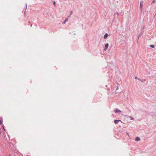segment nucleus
Instances as JSON below:
<instances>
[{
  "label": "nucleus",
  "instance_id": "1",
  "mask_svg": "<svg viewBox=\"0 0 156 156\" xmlns=\"http://www.w3.org/2000/svg\"><path fill=\"white\" fill-rule=\"evenodd\" d=\"M143 3H144V1H140V10H141V11H142V10Z\"/></svg>",
  "mask_w": 156,
  "mask_h": 156
},
{
  "label": "nucleus",
  "instance_id": "2",
  "mask_svg": "<svg viewBox=\"0 0 156 156\" xmlns=\"http://www.w3.org/2000/svg\"><path fill=\"white\" fill-rule=\"evenodd\" d=\"M108 45H109V44L108 43H107L105 44V48H104L105 51H106L107 50V49H108Z\"/></svg>",
  "mask_w": 156,
  "mask_h": 156
},
{
  "label": "nucleus",
  "instance_id": "3",
  "mask_svg": "<svg viewBox=\"0 0 156 156\" xmlns=\"http://www.w3.org/2000/svg\"><path fill=\"white\" fill-rule=\"evenodd\" d=\"M119 122H122L120 120H114V122L115 124H117Z\"/></svg>",
  "mask_w": 156,
  "mask_h": 156
},
{
  "label": "nucleus",
  "instance_id": "4",
  "mask_svg": "<svg viewBox=\"0 0 156 156\" xmlns=\"http://www.w3.org/2000/svg\"><path fill=\"white\" fill-rule=\"evenodd\" d=\"M114 112L116 113H120V112H121V111L119 109H117L115 110L114 111Z\"/></svg>",
  "mask_w": 156,
  "mask_h": 156
},
{
  "label": "nucleus",
  "instance_id": "5",
  "mask_svg": "<svg viewBox=\"0 0 156 156\" xmlns=\"http://www.w3.org/2000/svg\"><path fill=\"white\" fill-rule=\"evenodd\" d=\"M68 20V18H67V19H66L63 22V24H65L66 23V22Z\"/></svg>",
  "mask_w": 156,
  "mask_h": 156
},
{
  "label": "nucleus",
  "instance_id": "6",
  "mask_svg": "<svg viewBox=\"0 0 156 156\" xmlns=\"http://www.w3.org/2000/svg\"><path fill=\"white\" fill-rule=\"evenodd\" d=\"M136 141H139L140 140V138L139 137H136L135 139Z\"/></svg>",
  "mask_w": 156,
  "mask_h": 156
},
{
  "label": "nucleus",
  "instance_id": "7",
  "mask_svg": "<svg viewBox=\"0 0 156 156\" xmlns=\"http://www.w3.org/2000/svg\"><path fill=\"white\" fill-rule=\"evenodd\" d=\"M108 36V34H105L104 36V38L106 39L107 37Z\"/></svg>",
  "mask_w": 156,
  "mask_h": 156
},
{
  "label": "nucleus",
  "instance_id": "8",
  "mask_svg": "<svg viewBox=\"0 0 156 156\" xmlns=\"http://www.w3.org/2000/svg\"><path fill=\"white\" fill-rule=\"evenodd\" d=\"M73 14V11H71L70 12V15L68 16V17H70V16L72 15Z\"/></svg>",
  "mask_w": 156,
  "mask_h": 156
},
{
  "label": "nucleus",
  "instance_id": "9",
  "mask_svg": "<svg viewBox=\"0 0 156 156\" xmlns=\"http://www.w3.org/2000/svg\"><path fill=\"white\" fill-rule=\"evenodd\" d=\"M2 120H0V125H2Z\"/></svg>",
  "mask_w": 156,
  "mask_h": 156
},
{
  "label": "nucleus",
  "instance_id": "10",
  "mask_svg": "<svg viewBox=\"0 0 156 156\" xmlns=\"http://www.w3.org/2000/svg\"><path fill=\"white\" fill-rule=\"evenodd\" d=\"M150 47H151V48H154V45H150Z\"/></svg>",
  "mask_w": 156,
  "mask_h": 156
},
{
  "label": "nucleus",
  "instance_id": "11",
  "mask_svg": "<svg viewBox=\"0 0 156 156\" xmlns=\"http://www.w3.org/2000/svg\"><path fill=\"white\" fill-rule=\"evenodd\" d=\"M130 118L131 120H133V118L132 116H130Z\"/></svg>",
  "mask_w": 156,
  "mask_h": 156
},
{
  "label": "nucleus",
  "instance_id": "12",
  "mask_svg": "<svg viewBox=\"0 0 156 156\" xmlns=\"http://www.w3.org/2000/svg\"><path fill=\"white\" fill-rule=\"evenodd\" d=\"M135 79H137L138 80H140V79H139L136 76L135 77Z\"/></svg>",
  "mask_w": 156,
  "mask_h": 156
},
{
  "label": "nucleus",
  "instance_id": "13",
  "mask_svg": "<svg viewBox=\"0 0 156 156\" xmlns=\"http://www.w3.org/2000/svg\"><path fill=\"white\" fill-rule=\"evenodd\" d=\"M53 4L54 5H55V2H53Z\"/></svg>",
  "mask_w": 156,
  "mask_h": 156
},
{
  "label": "nucleus",
  "instance_id": "14",
  "mask_svg": "<svg viewBox=\"0 0 156 156\" xmlns=\"http://www.w3.org/2000/svg\"><path fill=\"white\" fill-rule=\"evenodd\" d=\"M1 131H0V134H1Z\"/></svg>",
  "mask_w": 156,
  "mask_h": 156
},
{
  "label": "nucleus",
  "instance_id": "15",
  "mask_svg": "<svg viewBox=\"0 0 156 156\" xmlns=\"http://www.w3.org/2000/svg\"><path fill=\"white\" fill-rule=\"evenodd\" d=\"M32 24H31V25H30V27H32Z\"/></svg>",
  "mask_w": 156,
  "mask_h": 156
},
{
  "label": "nucleus",
  "instance_id": "16",
  "mask_svg": "<svg viewBox=\"0 0 156 156\" xmlns=\"http://www.w3.org/2000/svg\"><path fill=\"white\" fill-rule=\"evenodd\" d=\"M3 129H4V126H3Z\"/></svg>",
  "mask_w": 156,
  "mask_h": 156
},
{
  "label": "nucleus",
  "instance_id": "17",
  "mask_svg": "<svg viewBox=\"0 0 156 156\" xmlns=\"http://www.w3.org/2000/svg\"><path fill=\"white\" fill-rule=\"evenodd\" d=\"M140 80L141 81H142V80H141L140 79Z\"/></svg>",
  "mask_w": 156,
  "mask_h": 156
},
{
  "label": "nucleus",
  "instance_id": "18",
  "mask_svg": "<svg viewBox=\"0 0 156 156\" xmlns=\"http://www.w3.org/2000/svg\"><path fill=\"white\" fill-rule=\"evenodd\" d=\"M9 156H11V155H9Z\"/></svg>",
  "mask_w": 156,
  "mask_h": 156
}]
</instances>
